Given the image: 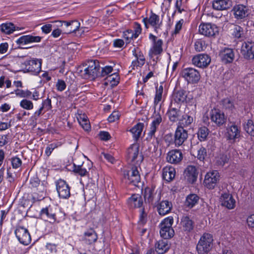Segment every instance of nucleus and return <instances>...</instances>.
<instances>
[{"label":"nucleus","mask_w":254,"mask_h":254,"mask_svg":"<svg viewBox=\"0 0 254 254\" xmlns=\"http://www.w3.org/2000/svg\"><path fill=\"white\" fill-rule=\"evenodd\" d=\"M176 175V171L174 167L166 166L162 171V177L163 179L168 182L173 180Z\"/></svg>","instance_id":"32"},{"label":"nucleus","mask_w":254,"mask_h":254,"mask_svg":"<svg viewBox=\"0 0 254 254\" xmlns=\"http://www.w3.org/2000/svg\"><path fill=\"white\" fill-rule=\"evenodd\" d=\"M138 168L139 167L136 165L132 167L126 173H125V179L126 180L127 183L136 185L137 183L139 182L140 177L139 174Z\"/></svg>","instance_id":"13"},{"label":"nucleus","mask_w":254,"mask_h":254,"mask_svg":"<svg viewBox=\"0 0 254 254\" xmlns=\"http://www.w3.org/2000/svg\"><path fill=\"white\" fill-rule=\"evenodd\" d=\"M206 156V150L203 148H199L197 151V157L200 161H203Z\"/></svg>","instance_id":"61"},{"label":"nucleus","mask_w":254,"mask_h":254,"mask_svg":"<svg viewBox=\"0 0 254 254\" xmlns=\"http://www.w3.org/2000/svg\"><path fill=\"white\" fill-rule=\"evenodd\" d=\"M182 124L183 125L188 126L192 123L193 121V118L192 117L190 116L185 115L183 117V120H182Z\"/></svg>","instance_id":"63"},{"label":"nucleus","mask_w":254,"mask_h":254,"mask_svg":"<svg viewBox=\"0 0 254 254\" xmlns=\"http://www.w3.org/2000/svg\"><path fill=\"white\" fill-rule=\"evenodd\" d=\"M172 208V203L168 200L162 201L157 206L158 212L162 216L169 213Z\"/></svg>","instance_id":"29"},{"label":"nucleus","mask_w":254,"mask_h":254,"mask_svg":"<svg viewBox=\"0 0 254 254\" xmlns=\"http://www.w3.org/2000/svg\"><path fill=\"white\" fill-rule=\"evenodd\" d=\"M219 56L222 61L225 64L232 63L235 56L233 50L230 48H225L221 51Z\"/></svg>","instance_id":"26"},{"label":"nucleus","mask_w":254,"mask_h":254,"mask_svg":"<svg viewBox=\"0 0 254 254\" xmlns=\"http://www.w3.org/2000/svg\"><path fill=\"white\" fill-rule=\"evenodd\" d=\"M120 117L119 112L117 111H114L108 117V120L109 122H115L119 120Z\"/></svg>","instance_id":"59"},{"label":"nucleus","mask_w":254,"mask_h":254,"mask_svg":"<svg viewBox=\"0 0 254 254\" xmlns=\"http://www.w3.org/2000/svg\"><path fill=\"white\" fill-rule=\"evenodd\" d=\"M241 53L245 59H254V42L247 41L243 43Z\"/></svg>","instance_id":"14"},{"label":"nucleus","mask_w":254,"mask_h":254,"mask_svg":"<svg viewBox=\"0 0 254 254\" xmlns=\"http://www.w3.org/2000/svg\"><path fill=\"white\" fill-rule=\"evenodd\" d=\"M197 175L195 167L191 165L188 166L184 172L186 179L190 183H193L196 180Z\"/></svg>","instance_id":"24"},{"label":"nucleus","mask_w":254,"mask_h":254,"mask_svg":"<svg viewBox=\"0 0 254 254\" xmlns=\"http://www.w3.org/2000/svg\"><path fill=\"white\" fill-rule=\"evenodd\" d=\"M229 158L227 155L221 154L216 158V163L219 166H223L226 163L228 162Z\"/></svg>","instance_id":"54"},{"label":"nucleus","mask_w":254,"mask_h":254,"mask_svg":"<svg viewBox=\"0 0 254 254\" xmlns=\"http://www.w3.org/2000/svg\"><path fill=\"white\" fill-rule=\"evenodd\" d=\"M56 188L60 197L67 198L70 196L69 187L64 180L60 179L57 181Z\"/></svg>","instance_id":"18"},{"label":"nucleus","mask_w":254,"mask_h":254,"mask_svg":"<svg viewBox=\"0 0 254 254\" xmlns=\"http://www.w3.org/2000/svg\"><path fill=\"white\" fill-rule=\"evenodd\" d=\"M99 70L98 62L90 61L88 62V66L80 70L81 75L85 79H94Z\"/></svg>","instance_id":"2"},{"label":"nucleus","mask_w":254,"mask_h":254,"mask_svg":"<svg viewBox=\"0 0 254 254\" xmlns=\"http://www.w3.org/2000/svg\"><path fill=\"white\" fill-rule=\"evenodd\" d=\"M66 27L68 28L67 31L66 33H71L75 32L79 28L80 26V23L77 20H72L69 22L64 21Z\"/></svg>","instance_id":"39"},{"label":"nucleus","mask_w":254,"mask_h":254,"mask_svg":"<svg viewBox=\"0 0 254 254\" xmlns=\"http://www.w3.org/2000/svg\"><path fill=\"white\" fill-rule=\"evenodd\" d=\"M169 249L167 239L160 240L155 245V250L158 254H163Z\"/></svg>","instance_id":"34"},{"label":"nucleus","mask_w":254,"mask_h":254,"mask_svg":"<svg viewBox=\"0 0 254 254\" xmlns=\"http://www.w3.org/2000/svg\"><path fill=\"white\" fill-rule=\"evenodd\" d=\"M132 52L135 58V60L132 62L130 68L134 69L137 67L142 66L145 62V58L142 52L138 48H134Z\"/></svg>","instance_id":"17"},{"label":"nucleus","mask_w":254,"mask_h":254,"mask_svg":"<svg viewBox=\"0 0 254 254\" xmlns=\"http://www.w3.org/2000/svg\"><path fill=\"white\" fill-rule=\"evenodd\" d=\"M210 119L217 126H221L226 121V118L223 112L218 109L212 110L210 112Z\"/></svg>","instance_id":"19"},{"label":"nucleus","mask_w":254,"mask_h":254,"mask_svg":"<svg viewBox=\"0 0 254 254\" xmlns=\"http://www.w3.org/2000/svg\"><path fill=\"white\" fill-rule=\"evenodd\" d=\"M174 219L172 216H169L165 218L160 223V229H167L172 227Z\"/></svg>","instance_id":"48"},{"label":"nucleus","mask_w":254,"mask_h":254,"mask_svg":"<svg viewBox=\"0 0 254 254\" xmlns=\"http://www.w3.org/2000/svg\"><path fill=\"white\" fill-rule=\"evenodd\" d=\"M189 93V92L183 89L176 91L173 95V100L177 103L187 102L190 99L188 96Z\"/></svg>","instance_id":"23"},{"label":"nucleus","mask_w":254,"mask_h":254,"mask_svg":"<svg viewBox=\"0 0 254 254\" xmlns=\"http://www.w3.org/2000/svg\"><path fill=\"white\" fill-rule=\"evenodd\" d=\"M20 107L26 110H32L34 108V104L33 102L30 100L26 99H23L19 102Z\"/></svg>","instance_id":"45"},{"label":"nucleus","mask_w":254,"mask_h":254,"mask_svg":"<svg viewBox=\"0 0 254 254\" xmlns=\"http://www.w3.org/2000/svg\"><path fill=\"white\" fill-rule=\"evenodd\" d=\"M124 37L127 40V42H129L130 39L134 38L133 31L131 30H127L124 33Z\"/></svg>","instance_id":"64"},{"label":"nucleus","mask_w":254,"mask_h":254,"mask_svg":"<svg viewBox=\"0 0 254 254\" xmlns=\"http://www.w3.org/2000/svg\"><path fill=\"white\" fill-rule=\"evenodd\" d=\"M162 121L161 115L159 113H155L147 133V140L150 141L152 139L155 138V132Z\"/></svg>","instance_id":"10"},{"label":"nucleus","mask_w":254,"mask_h":254,"mask_svg":"<svg viewBox=\"0 0 254 254\" xmlns=\"http://www.w3.org/2000/svg\"><path fill=\"white\" fill-rule=\"evenodd\" d=\"M78 121L82 127V128L86 131H88L90 128V123L87 120V117L85 115H80L77 118Z\"/></svg>","instance_id":"40"},{"label":"nucleus","mask_w":254,"mask_h":254,"mask_svg":"<svg viewBox=\"0 0 254 254\" xmlns=\"http://www.w3.org/2000/svg\"><path fill=\"white\" fill-rule=\"evenodd\" d=\"M59 146H60V144L59 142L53 143L48 145L45 149V154L46 156L49 157L53 151Z\"/></svg>","instance_id":"55"},{"label":"nucleus","mask_w":254,"mask_h":254,"mask_svg":"<svg viewBox=\"0 0 254 254\" xmlns=\"http://www.w3.org/2000/svg\"><path fill=\"white\" fill-rule=\"evenodd\" d=\"M182 75L189 83H195L200 79L198 71L191 67L184 68L182 71Z\"/></svg>","instance_id":"9"},{"label":"nucleus","mask_w":254,"mask_h":254,"mask_svg":"<svg viewBox=\"0 0 254 254\" xmlns=\"http://www.w3.org/2000/svg\"><path fill=\"white\" fill-rule=\"evenodd\" d=\"M40 215L43 219H49L55 221L56 220L55 214L53 212L51 207H46L43 208L40 212Z\"/></svg>","instance_id":"37"},{"label":"nucleus","mask_w":254,"mask_h":254,"mask_svg":"<svg viewBox=\"0 0 254 254\" xmlns=\"http://www.w3.org/2000/svg\"><path fill=\"white\" fill-rule=\"evenodd\" d=\"M97 239V235L92 229L87 230L84 233L83 239L87 244H92L95 243Z\"/></svg>","instance_id":"31"},{"label":"nucleus","mask_w":254,"mask_h":254,"mask_svg":"<svg viewBox=\"0 0 254 254\" xmlns=\"http://www.w3.org/2000/svg\"><path fill=\"white\" fill-rule=\"evenodd\" d=\"M244 127L248 133L252 136H254V125L252 120H248L247 124L244 125Z\"/></svg>","instance_id":"51"},{"label":"nucleus","mask_w":254,"mask_h":254,"mask_svg":"<svg viewBox=\"0 0 254 254\" xmlns=\"http://www.w3.org/2000/svg\"><path fill=\"white\" fill-rule=\"evenodd\" d=\"M14 93L17 97L24 99L29 98L32 95V92L28 90L16 89L14 91Z\"/></svg>","instance_id":"46"},{"label":"nucleus","mask_w":254,"mask_h":254,"mask_svg":"<svg viewBox=\"0 0 254 254\" xmlns=\"http://www.w3.org/2000/svg\"><path fill=\"white\" fill-rule=\"evenodd\" d=\"M127 202L131 208H140L143 204L142 198L139 194H133L128 198Z\"/></svg>","instance_id":"30"},{"label":"nucleus","mask_w":254,"mask_h":254,"mask_svg":"<svg viewBox=\"0 0 254 254\" xmlns=\"http://www.w3.org/2000/svg\"><path fill=\"white\" fill-rule=\"evenodd\" d=\"M181 226L184 231L189 232L193 229V222L188 216H184L181 219Z\"/></svg>","instance_id":"35"},{"label":"nucleus","mask_w":254,"mask_h":254,"mask_svg":"<svg viewBox=\"0 0 254 254\" xmlns=\"http://www.w3.org/2000/svg\"><path fill=\"white\" fill-rule=\"evenodd\" d=\"M11 164L12 167L13 169H17L19 168L22 165V161L21 160L17 157H14L11 158Z\"/></svg>","instance_id":"56"},{"label":"nucleus","mask_w":254,"mask_h":254,"mask_svg":"<svg viewBox=\"0 0 254 254\" xmlns=\"http://www.w3.org/2000/svg\"><path fill=\"white\" fill-rule=\"evenodd\" d=\"M120 77L119 75L114 73L111 75H109L107 77V81L108 82H110L111 86H116L119 82Z\"/></svg>","instance_id":"50"},{"label":"nucleus","mask_w":254,"mask_h":254,"mask_svg":"<svg viewBox=\"0 0 254 254\" xmlns=\"http://www.w3.org/2000/svg\"><path fill=\"white\" fill-rule=\"evenodd\" d=\"M154 190L150 188H147L144 190V198L148 203H152L154 200Z\"/></svg>","instance_id":"41"},{"label":"nucleus","mask_w":254,"mask_h":254,"mask_svg":"<svg viewBox=\"0 0 254 254\" xmlns=\"http://www.w3.org/2000/svg\"><path fill=\"white\" fill-rule=\"evenodd\" d=\"M227 135L228 139L235 141L240 137V129L237 126L233 125L227 128Z\"/></svg>","instance_id":"25"},{"label":"nucleus","mask_w":254,"mask_h":254,"mask_svg":"<svg viewBox=\"0 0 254 254\" xmlns=\"http://www.w3.org/2000/svg\"><path fill=\"white\" fill-rule=\"evenodd\" d=\"M149 39L152 42L151 47L149 51V56L150 58L160 55L163 52V40L158 39L156 36L150 33Z\"/></svg>","instance_id":"3"},{"label":"nucleus","mask_w":254,"mask_h":254,"mask_svg":"<svg viewBox=\"0 0 254 254\" xmlns=\"http://www.w3.org/2000/svg\"><path fill=\"white\" fill-rule=\"evenodd\" d=\"M233 35L237 38H240L244 36V31L241 26L234 25L233 28Z\"/></svg>","instance_id":"49"},{"label":"nucleus","mask_w":254,"mask_h":254,"mask_svg":"<svg viewBox=\"0 0 254 254\" xmlns=\"http://www.w3.org/2000/svg\"><path fill=\"white\" fill-rule=\"evenodd\" d=\"M41 62L38 59L26 60L22 64V66L27 72L37 74L41 70Z\"/></svg>","instance_id":"6"},{"label":"nucleus","mask_w":254,"mask_h":254,"mask_svg":"<svg viewBox=\"0 0 254 254\" xmlns=\"http://www.w3.org/2000/svg\"><path fill=\"white\" fill-rule=\"evenodd\" d=\"M15 234L19 242L24 245H28L31 241L30 235L27 229L23 227H17Z\"/></svg>","instance_id":"15"},{"label":"nucleus","mask_w":254,"mask_h":254,"mask_svg":"<svg viewBox=\"0 0 254 254\" xmlns=\"http://www.w3.org/2000/svg\"><path fill=\"white\" fill-rule=\"evenodd\" d=\"M199 199V197L197 194L190 193L186 198L185 205L189 208H192L198 203Z\"/></svg>","instance_id":"33"},{"label":"nucleus","mask_w":254,"mask_h":254,"mask_svg":"<svg viewBox=\"0 0 254 254\" xmlns=\"http://www.w3.org/2000/svg\"><path fill=\"white\" fill-rule=\"evenodd\" d=\"M220 180V175L217 170L210 171L206 173L204 184L208 189H213Z\"/></svg>","instance_id":"8"},{"label":"nucleus","mask_w":254,"mask_h":254,"mask_svg":"<svg viewBox=\"0 0 254 254\" xmlns=\"http://www.w3.org/2000/svg\"><path fill=\"white\" fill-rule=\"evenodd\" d=\"M231 5L232 2L230 0H214L212 4L213 8L216 10L227 9Z\"/></svg>","instance_id":"27"},{"label":"nucleus","mask_w":254,"mask_h":254,"mask_svg":"<svg viewBox=\"0 0 254 254\" xmlns=\"http://www.w3.org/2000/svg\"><path fill=\"white\" fill-rule=\"evenodd\" d=\"M210 62V57L208 55L204 54H198L192 59V64L199 68H204L208 66Z\"/></svg>","instance_id":"16"},{"label":"nucleus","mask_w":254,"mask_h":254,"mask_svg":"<svg viewBox=\"0 0 254 254\" xmlns=\"http://www.w3.org/2000/svg\"><path fill=\"white\" fill-rule=\"evenodd\" d=\"M220 201L222 206L229 209H232L235 206L236 201L232 195L228 192H223L220 196Z\"/></svg>","instance_id":"20"},{"label":"nucleus","mask_w":254,"mask_h":254,"mask_svg":"<svg viewBox=\"0 0 254 254\" xmlns=\"http://www.w3.org/2000/svg\"><path fill=\"white\" fill-rule=\"evenodd\" d=\"M0 30L6 34H10L15 30V27L12 23H3L0 25Z\"/></svg>","instance_id":"42"},{"label":"nucleus","mask_w":254,"mask_h":254,"mask_svg":"<svg viewBox=\"0 0 254 254\" xmlns=\"http://www.w3.org/2000/svg\"><path fill=\"white\" fill-rule=\"evenodd\" d=\"M113 71V67L112 66L106 65L102 68L101 71V76L104 77L109 75Z\"/></svg>","instance_id":"60"},{"label":"nucleus","mask_w":254,"mask_h":254,"mask_svg":"<svg viewBox=\"0 0 254 254\" xmlns=\"http://www.w3.org/2000/svg\"><path fill=\"white\" fill-rule=\"evenodd\" d=\"M198 31L200 34L207 37L214 36L218 32L217 27L210 23H201Z\"/></svg>","instance_id":"12"},{"label":"nucleus","mask_w":254,"mask_h":254,"mask_svg":"<svg viewBox=\"0 0 254 254\" xmlns=\"http://www.w3.org/2000/svg\"><path fill=\"white\" fill-rule=\"evenodd\" d=\"M163 92V87L162 85H160L158 87H156V94L154 98V104H158L162 99V94Z\"/></svg>","instance_id":"47"},{"label":"nucleus","mask_w":254,"mask_h":254,"mask_svg":"<svg viewBox=\"0 0 254 254\" xmlns=\"http://www.w3.org/2000/svg\"><path fill=\"white\" fill-rule=\"evenodd\" d=\"M194 48L197 52L204 50L205 48V42L201 40H197L194 43Z\"/></svg>","instance_id":"58"},{"label":"nucleus","mask_w":254,"mask_h":254,"mask_svg":"<svg viewBox=\"0 0 254 254\" xmlns=\"http://www.w3.org/2000/svg\"><path fill=\"white\" fill-rule=\"evenodd\" d=\"M175 7L176 10L174 11L173 15L176 12L179 13H184L185 15L188 14L187 8L182 5V0H177L175 4Z\"/></svg>","instance_id":"53"},{"label":"nucleus","mask_w":254,"mask_h":254,"mask_svg":"<svg viewBox=\"0 0 254 254\" xmlns=\"http://www.w3.org/2000/svg\"><path fill=\"white\" fill-rule=\"evenodd\" d=\"M66 84L63 80L58 79L56 83L57 89L59 91H64L66 88Z\"/></svg>","instance_id":"62"},{"label":"nucleus","mask_w":254,"mask_h":254,"mask_svg":"<svg viewBox=\"0 0 254 254\" xmlns=\"http://www.w3.org/2000/svg\"><path fill=\"white\" fill-rule=\"evenodd\" d=\"M188 137L187 131L181 126L178 127L175 132L173 139L169 144H174L176 147H179L183 144Z\"/></svg>","instance_id":"7"},{"label":"nucleus","mask_w":254,"mask_h":254,"mask_svg":"<svg viewBox=\"0 0 254 254\" xmlns=\"http://www.w3.org/2000/svg\"><path fill=\"white\" fill-rule=\"evenodd\" d=\"M73 171L75 173L81 177L86 176L88 175V171L84 163L81 165H76L74 163Z\"/></svg>","instance_id":"38"},{"label":"nucleus","mask_w":254,"mask_h":254,"mask_svg":"<svg viewBox=\"0 0 254 254\" xmlns=\"http://www.w3.org/2000/svg\"><path fill=\"white\" fill-rule=\"evenodd\" d=\"M160 234L164 239H168L173 237L174 230L172 227L167 229H160Z\"/></svg>","instance_id":"44"},{"label":"nucleus","mask_w":254,"mask_h":254,"mask_svg":"<svg viewBox=\"0 0 254 254\" xmlns=\"http://www.w3.org/2000/svg\"><path fill=\"white\" fill-rule=\"evenodd\" d=\"M213 238L211 234L205 233L200 238L196 245L198 254H207L213 246Z\"/></svg>","instance_id":"1"},{"label":"nucleus","mask_w":254,"mask_h":254,"mask_svg":"<svg viewBox=\"0 0 254 254\" xmlns=\"http://www.w3.org/2000/svg\"><path fill=\"white\" fill-rule=\"evenodd\" d=\"M142 21L146 28H148L150 25L154 28V31L158 33L161 29L162 22L160 19L159 16L155 13L151 12L148 18H144Z\"/></svg>","instance_id":"4"},{"label":"nucleus","mask_w":254,"mask_h":254,"mask_svg":"<svg viewBox=\"0 0 254 254\" xmlns=\"http://www.w3.org/2000/svg\"><path fill=\"white\" fill-rule=\"evenodd\" d=\"M41 39L42 37L40 36L26 35L22 36L17 39L16 43L23 46L33 43H39L41 42Z\"/></svg>","instance_id":"21"},{"label":"nucleus","mask_w":254,"mask_h":254,"mask_svg":"<svg viewBox=\"0 0 254 254\" xmlns=\"http://www.w3.org/2000/svg\"><path fill=\"white\" fill-rule=\"evenodd\" d=\"M209 131L207 127H201L197 131V136L200 141H204L206 139L209 134Z\"/></svg>","instance_id":"43"},{"label":"nucleus","mask_w":254,"mask_h":254,"mask_svg":"<svg viewBox=\"0 0 254 254\" xmlns=\"http://www.w3.org/2000/svg\"><path fill=\"white\" fill-rule=\"evenodd\" d=\"M139 149V145L137 143H134L130 146L127 151L128 159L136 165H139L143 160V157L140 154Z\"/></svg>","instance_id":"5"},{"label":"nucleus","mask_w":254,"mask_h":254,"mask_svg":"<svg viewBox=\"0 0 254 254\" xmlns=\"http://www.w3.org/2000/svg\"><path fill=\"white\" fill-rule=\"evenodd\" d=\"M232 11L234 17L238 20H244L251 13L250 9L244 4L235 5Z\"/></svg>","instance_id":"11"},{"label":"nucleus","mask_w":254,"mask_h":254,"mask_svg":"<svg viewBox=\"0 0 254 254\" xmlns=\"http://www.w3.org/2000/svg\"><path fill=\"white\" fill-rule=\"evenodd\" d=\"M41 107L46 112L52 109L51 100L49 98H47L43 101Z\"/></svg>","instance_id":"57"},{"label":"nucleus","mask_w":254,"mask_h":254,"mask_svg":"<svg viewBox=\"0 0 254 254\" xmlns=\"http://www.w3.org/2000/svg\"><path fill=\"white\" fill-rule=\"evenodd\" d=\"M167 115L169 120L172 122H176L180 120L182 116V113L179 108L171 106L167 112Z\"/></svg>","instance_id":"28"},{"label":"nucleus","mask_w":254,"mask_h":254,"mask_svg":"<svg viewBox=\"0 0 254 254\" xmlns=\"http://www.w3.org/2000/svg\"><path fill=\"white\" fill-rule=\"evenodd\" d=\"M183 159V154L178 149H173L167 153L166 159L167 161L172 164H178Z\"/></svg>","instance_id":"22"},{"label":"nucleus","mask_w":254,"mask_h":254,"mask_svg":"<svg viewBox=\"0 0 254 254\" xmlns=\"http://www.w3.org/2000/svg\"><path fill=\"white\" fill-rule=\"evenodd\" d=\"M43 109L40 107L39 109L36 110L33 115L31 116L30 118V121H31L33 123H36L39 118V117L43 114H44L45 112H43Z\"/></svg>","instance_id":"52"},{"label":"nucleus","mask_w":254,"mask_h":254,"mask_svg":"<svg viewBox=\"0 0 254 254\" xmlns=\"http://www.w3.org/2000/svg\"><path fill=\"white\" fill-rule=\"evenodd\" d=\"M143 127L144 124L139 123L129 130L135 140H137L140 137Z\"/></svg>","instance_id":"36"}]
</instances>
